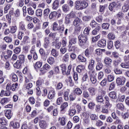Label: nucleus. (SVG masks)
I'll return each mask as SVG.
<instances>
[{"label": "nucleus", "mask_w": 129, "mask_h": 129, "mask_svg": "<svg viewBox=\"0 0 129 129\" xmlns=\"http://www.w3.org/2000/svg\"><path fill=\"white\" fill-rule=\"evenodd\" d=\"M88 7V3L84 1H76L75 2V9L78 11H81L86 9Z\"/></svg>", "instance_id": "1"}, {"label": "nucleus", "mask_w": 129, "mask_h": 129, "mask_svg": "<svg viewBox=\"0 0 129 129\" xmlns=\"http://www.w3.org/2000/svg\"><path fill=\"white\" fill-rule=\"evenodd\" d=\"M76 18V15L75 13L72 11L70 14L66 15L64 18V24L66 25H70L72 21V19H75Z\"/></svg>", "instance_id": "2"}, {"label": "nucleus", "mask_w": 129, "mask_h": 129, "mask_svg": "<svg viewBox=\"0 0 129 129\" xmlns=\"http://www.w3.org/2000/svg\"><path fill=\"white\" fill-rule=\"evenodd\" d=\"M79 45L80 47L86 46L88 42H87V37L83 35H80L78 37Z\"/></svg>", "instance_id": "3"}, {"label": "nucleus", "mask_w": 129, "mask_h": 129, "mask_svg": "<svg viewBox=\"0 0 129 129\" xmlns=\"http://www.w3.org/2000/svg\"><path fill=\"white\" fill-rule=\"evenodd\" d=\"M18 84L17 83L15 84H13L11 85L10 83H8L6 86V90H12V91H16L17 89H18Z\"/></svg>", "instance_id": "4"}, {"label": "nucleus", "mask_w": 129, "mask_h": 129, "mask_svg": "<svg viewBox=\"0 0 129 129\" xmlns=\"http://www.w3.org/2000/svg\"><path fill=\"white\" fill-rule=\"evenodd\" d=\"M101 95H99L96 97V101L99 102V103H104V100L103 99V96L102 95H105V91L101 90Z\"/></svg>", "instance_id": "5"}, {"label": "nucleus", "mask_w": 129, "mask_h": 129, "mask_svg": "<svg viewBox=\"0 0 129 129\" xmlns=\"http://www.w3.org/2000/svg\"><path fill=\"white\" fill-rule=\"evenodd\" d=\"M50 68L51 67L48 64L46 63L39 70V71H40L41 73L42 74H45V73L48 72V71L50 70Z\"/></svg>", "instance_id": "6"}, {"label": "nucleus", "mask_w": 129, "mask_h": 129, "mask_svg": "<svg viewBox=\"0 0 129 129\" xmlns=\"http://www.w3.org/2000/svg\"><path fill=\"white\" fill-rule=\"evenodd\" d=\"M117 85H123L125 83V78L124 77L117 78L116 80Z\"/></svg>", "instance_id": "7"}, {"label": "nucleus", "mask_w": 129, "mask_h": 129, "mask_svg": "<svg viewBox=\"0 0 129 129\" xmlns=\"http://www.w3.org/2000/svg\"><path fill=\"white\" fill-rule=\"evenodd\" d=\"M39 125L40 128H42V129H46L47 128V126H48L47 122L44 120H41L39 121Z\"/></svg>", "instance_id": "8"}, {"label": "nucleus", "mask_w": 129, "mask_h": 129, "mask_svg": "<svg viewBox=\"0 0 129 129\" xmlns=\"http://www.w3.org/2000/svg\"><path fill=\"white\" fill-rule=\"evenodd\" d=\"M112 69V67L111 65L107 64L105 66L104 68V72L105 74H110L111 73V70Z\"/></svg>", "instance_id": "9"}, {"label": "nucleus", "mask_w": 129, "mask_h": 129, "mask_svg": "<svg viewBox=\"0 0 129 129\" xmlns=\"http://www.w3.org/2000/svg\"><path fill=\"white\" fill-rule=\"evenodd\" d=\"M88 91L91 96H94L96 94V89L93 87L88 88Z\"/></svg>", "instance_id": "10"}, {"label": "nucleus", "mask_w": 129, "mask_h": 129, "mask_svg": "<svg viewBox=\"0 0 129 129\" xmlns=\"http://www.w3.org/2000/svg\"><path fill=\"white\" fill-rule=\"evenodd\" d=\"M98 46L100 48H104L106 46V40L104 39H101L98 42Z\"/></svg>", "instance_id": "11"}, {"label": "nucleus", "mask_w": 129, "mask_h": 129, "mask_svg": "<svg viewBox=\"0 0 129 129\" xmlns=\"http://www.w3.org/2000/svg\"><path fill=\"white\" fill-rule=\"evenodd\" d=\"M129 10V0L126 1L125 4L122 8V10L124 13H126Z\"/></svg>", "instance_id": "12"}, {"label": "nucleus", "mask_w": 129, "mask_h": 129, "mask_svg": "<svg viewBox=\"0 0 129 129\" xmlns=\"http://www.w3.org/2000/svg\"><path fill=\"white\" fill-rule=\"evenodd\" d=\"M10 101H11V99L9 98H2L1 100L0 103H1L2 105H6V104L9 103Z\"/></svg>", "instance_id": "13"}, {"label": "nucleus", "mask_w": 129, "mask_h": 129, "mask_svg": "<svg viewBox=\"0 0 129 129\" xmlns=\"http://www.w3.org/2000/svg\"><path fill=\"white\" fill-rule=\"evenodd\" d=\"M104 62L105 64V66H107V65H111L112 59L109 57H106L104 60Z\"/></svg>", "instance_id": "14"}, {"label": "nucleus", "mask_w": 129, "mask_h": 129, "mask_svg": "<svg viewBox=\"0 0 129 129\" xmlns=\"http://www.w3.org/2000/svg\"><path fill=\"white\" fill-rule=\"evenodd\" d=\"M70 92V89H67L63 93V98L66 101L69 100V93Z\"/></svg>", "instance_id": "15"}, {"label": "nucleus", "mask_w": 129, "mask_h": 129, "mask_svg": "<svg viewBox=\"0 0 129 129\" xmlns=\"http://www.w3.org/2000/svg\"><path fill=\"white\" fill-rule=\"evenodd\" d=\"M85 69V67H84V66L79 65L76 68V71L78 72V73H82V72H83V71H84Z\"/></svg>", "instance_id": "16"}, {"label": "nucleus", "mask_w": 129, "mask_h": 129, "mask_svg": "<svg viewBox=\"0 0 129 129\" xmlns=\"http://www.w3.org/2000/svg\"><path fill=\"white\" fill-rule=\"evenodd\" d=\"M56 94V93H55V91L54 90H51L48 93V99H53L55 97V95Z\"/></svg>", "instance_id": "17"}, {"label": "nucleus", "mask_w": 129, "mask_h": 129, "mask_svg": "<svg viewBox=\"0 0 129 129\" xmlns=\"http://www.w3.org/2000/svg\"><path fill=\"white\" fill-rule=\"evenodd\" d=\"M10 126H12L13 128H19V127H20V123L11 121L10 123Z\"/></svg>", "instance_id": "18"}, {"label": "nucleus", "mask_w": 129, "mask_h": 129, "mask_svg": "<svg viewBox=\"0 0 129 129\" xmlns=\"http://www.w3.org/2000/svg\"><path fill=\"white\" fill-rule=\"evenodd\" d=\"M81 20L79 19V18L77 17L73 21V25L75 27H78L79 25H80V22Z\"/></svg>", "instance_id": "19"}, {"label": "nucleus", "mask_w": 129, "mask_h": 129, "mask_svg": "<svg viewBox=\"0 0 129 129\" xmlns=\"http://www.w3.org/2000/svg\"><path fill=\"white\" fill-rule=\"evenodd\" d=\"M5 116L8 119H11L12 117L13 116V113H12V111L11 110H7L5 112Z\"/></svg>", "instance_id": "20"}, {"label": "nucleus", "mask_w": 129, "mask_h": 129, "mask_svg": "<svg viewBox=\"0 0 129 129\" xmlns=\"http://www.w3.org/2000/svg\"><path fill=\"white\" fill-rule=\"evenodd\" d=\"M90 26L91 27V28H97V27H101L100 24H99L96 23V22L94 20H92L90 24Z\"/></svg>", "instance_id": "21"}, {"label": "nucleus", "mask_w": 129, "mask_h": 129, "mask_svg": "<svg viewBox=\"0 0 129 129\" xmlns=\"http://www.w3.org/2000/svg\"><path fill=\"white\" fill-rule=\"evenodd\" d=\"M91 53H92V50H91L90 48H87L85 51V55L87 58H89L91 55Z\"/></svg>", "instance_id": "22"}, {"label": "nucleus", "mask_w": 129, "mask_h": 129, "mask_svg": "<svg viewBox=\"0 0 129 129\" xmlns=\"http://www.w3.org/2000/svg\"><path fill=\"white\" fill-rule=\"evenodd\" d=\"M78 59L79 60V62L81 63H85V62H86V58L84 57V56L81 54L78 55Z\"/></svg>", "instance_id": "23"}, {"label": "nucleus", "mask_w": 129, "mask_h": 129, "mask_svg": "<svg viewBox=\"0 0 129 129\" xmlns=\"http://www.w3.org/2000/svg\"><path fill=\"white\" fill-rule=\"evenodd\" d=\"M59 8V1L55 0L52 4L53 10H57Z\"/></svg>", "instance_id": "24"}, {"label": "nucleus", "mask_w": 129, "mask_h": 129, "mask_svg": "<svg viewBox=\"0 0 129 129\" xmlns=\"http://www.w3.org/2000/svg\"><path fill=\"white\" fill-rule=\"evenodd\" d=\"M109 96L110 98H112V99H116V98H117L116 92L114 91L110 92L109 93Z\"/></svg>", "instance_id": "25"}, {"label": "nucleus", "mask_w": 129, "mask_h": 129, "mask_svg": "<svg viewBox=\"0 0 129 129\" xmlns=\"http://www.w3.org/2000/svg\"><path fill=\"white\" fill-rule=\"evenodd\" d=\"M103 52H105V49H101L99 48L95 50V54L97 55V56H101V55H102Z\"/></svg>", "instance_id": "26"}, {"label": "nucleus", "mask_w": 129, "mask_h": 129, "mask_svg": "<svg viewBox=\"0 0 129 129\" xmlns=\"http://www.w3.org/2000/svg\"><path fill=\"white\" fill-rule=\"evenodd\" d=\"M101 29V27H99V26L97 27L95 29H94L92 31V34L94 36L96 35L97 34H98Z\"/></svg>", "instance_id": "27"}, {"label": "nucleus", "mask_w": 129, "mask_h": 129, "mask_svg": "<svg viewBox=\"0 0 129 129\" xmlns=\"http://www.w3.org/2000/svg\"><path fill=\"white\" fill-rule=\"evenodd\" d=\"M42 65H43V62L40 61H38L34 64V68L36 70L40 69V68L42 67Z\"/></svg>", "instance_id": "28"}, {"label": "nucleus", "mask_w": 129, "mask_h": 129, "mask_svg": "<svg viewBox=\"0 0 129 129\" xmlns=\"http://www.w3.org/2000/svg\"><path fill=\"white\" fill-rule=\"evenodd\" d=\"M60 67L61 68V70L62 72V74L63 75H66L67 74V71H66V64L62 63L60 66Z\"/></svg>", "instance_id": "29"}, {"label": "nucleus", "mask_w": 129, "mask_h": 129, "mask_svg": "<svg viewBox=\"0 0 129 129\" xmlns=\"http://www.w3.org/2000/svg\"><path fill=\"white\" fill-rule=\"evenodd\" d=\"M89 76L90 78H91L92 77H95V75H96V73L94 70L93 69L90 70L88 72Z\"/></svg>", "instance_id": "30"}, {"label": "nucleus", "mask_w": 129, "mask_h": 129, "mask_svg": "<svg viewBox=\"0 0 129 129\" xmlns=\"http://www.w3.org/2000/svg\"><path fill=\"white\" fill-rule=\"evenodd\" d=\"M21 67L22 62H21L20 60H17L16 62L14 64V67H15V68H17V69H20Z\"/></svg>", "instance_id": "31"}, {"label": "nucleus", "mask_w": 129, "mask_h": 129, "mask_svg": "<svg viewBox=\"0 0 129 129\" xmlns=\"http://www.w3.org/2000/svg\"><path fill=\"white\" fill-rule=\"evenodd\" d=\"M64 29H65V27L64 26V24H59L58 29L57 30L59 33H60V34H62V33H63Z\"/></svg>", "instance_id": "32"}, {"label": "nucleus", "mask_w": 129, "mask_h": 129, "mask_svg": "<svg viewBox=\"0 0 129 129\" xmlns=\"http://www.w3.org/2000/svg\"><path fill=\"white\" fill-rule=\"evenodd\" d=\"M114 8H116V3L113 2L109 5V10L112 12L114 10Z\"/></svg>", "instance_id": "33"}, {"label": "nucleus", "mask_w": 129, "mask_h": 129, "mask_svg": "<svg viewBox=\"0 0 129 129\" xmlns=\"http://www.w3.org/2000/svg\"><path fill=\"white\" fill-rule=\"evenodd\" d=\"M57 15H58V13L57 12H51L49 15V20H52V19H54V18H56L57 17Z\"/></svg>", "instance_id": "34"}, {"label": "nucleus", "mask_w": 129, "mask_h": 129, "mask_svg": "<svg viewBox=\"0 0 129 129\" xmlns=\"http://www.w3.org/2000/svg\"><path fill=\"white\" fill-rule=\"evenodd\" d=\"M74 93L76 95H81L82 94V90L80 88H77L75 89Z\"/></svg>", "instance_id": "35"}, {"label": "nucleus", "mask_w": 129, "mask_h": 129, "mask_svg": "<svg viewBox=\"0 0 129 129\" xmlns=\"http://www.w3.org/2000/svg\"><path fill=\"white\" fill-rule=\"evenodd\" d=\"M62 61L66 63L69 61V53H67L62 56Z\"/></svg>", "instance_id": "36"}, {"label": "nucleus", "mask_w": 129, "mask_h": 129, "mask_svg": "<svg viewBox=\"0 0 129 129\" xmlns=\"http://www.w3.org/2000/svg\"><path fill=\"white\" fill-rule=\"evenodd\" d=\"M76 113V110L75 109H70L69 110V115L70 116H73Z\"/></svg>", "instance_id": "37"}, {"label": "nucleus", "mask_w": 129, "mask_h": 129, "mask_svg": "<svg viewBox=\"0 0 129 129\" xmlns=\"http://www.w3.org/2000/svg\"><path fill=\"white\" fill-rule=\"evenodd\" d=\"M69 52H76V51L77 50V47L75 45L72 46L69 45Z\"/></svg>", "instance_id": "38"}, {"label": "nucleus", "mask_w": 129, "mask_h": 129, "mask_svg": "<svg viewBox=\"0 0 129 129\" xmlns=\"http://www.w3.org/2000/svg\"><path fill=\"white\" fill-rule=\"evenodd\" d=\"M91 30V28H90V27L88 26L86 27L84 31V35L85 36H88L89 35V33Z\"/></svg>", "instance_id": "39"}, {"label": "nucleus", "mask_w": 129, "mask_h": 129, "mask_svg": "<svg viewBox=\"0 0 129 129\" xmlns=\"http://www.w3.org/2000/svg\"><path fill=\"white\" fill-rule=\"evenodd\" d=\"M62 9L64 13H67V12H69V6L67 4L63 5L62 7Z\"/></svg>", "instance_id": "40"}, {"label": "nucleus", "mask_w": 129, "mask_h": 129, "mask_svg": "<svg viewBox=\"0 0 129 129\" xmlns=\"http://www.w3.org/2000/svg\"><path fill=\"white\" fill-rule=\"evenodd\" d=\"M120 64V60L115 59L113 61V66L115 68L118 67V65Z\"/></svg>", "instance_id": "41"}, {"label": "nucleus", "mask_w": 129, "mask_h": 129, "mask_svg": "<svg viewBox=\"0 0 129 129\" xmlns=\"http://www.w3.org/2000/svg\"><path fill=\"white\" fill-rule=\"evenodd\" d=\"M103 68V64L101 62H98L97 63L96 67V69L98 71H99L102 69Z\"/></svg>", "instance_id": "42"}, {"label": "nucleus", "mask_w": 129, "mask_h": 129, "mask_svg": "<svg viewBox=\"0 0 129 129\" xmlns=\"http://www.w3.org/2000/svg\"><path fill=\"white\" fill-rule=\"evenodd\" d=\"M58 120H60V123L61 125H65L66 124V119L65 117H59Z\"/></svg>", "instance_id": "43"}, {"label": "nucleus", "mask_w": 129, "mask_h": 129, "mask_svg": "<svg viewBox=\"0 0 129 129\" xmlns=\"http://www.w3.org/2000/svg\"><path fill=\"white\" fill-rule=\"evenodd\" d=\"M94 63H95V61H94V60L93 59H92L90 62L88 66V68L90 70H92V69H93Z\"/></svg>", "instance_id": "44"}, {"label": "nucleus", "mask_w": 129, "mask_h": 129, "mask_svg": "<svg viewBox=\"0 0 129 129\" xmlns=\"http://www.w3.org/2000/svg\"><path fill=\"white\" fill-rule=\"evenodd\" d=\"M120 67L125 69H129V63L128 62H122L120 64Z\"/></svg>", "instance_id": "45"}, {"label": "nucleus", "mask_w": 129, "mask_h": 129, "mask_svg": "<svg viewBox=\"0 0 129 129\" xmlns=\"http://www.w3.org/2000/svg\"><path fill=\"white\" fill-rule=\"evenodd\" d=\"M77 43V39L76 38H72L69 41L70 46H72V45H75Z\"/></svg>", "instance_id": "46"}, {"label": "nucleus", "mask_w": 129, "mask_h": 129, "mask_svg": "<svg viewBox=\"0 0 129 129\" xmlns=\"http://www.w3.org/2000/svg\"><path fill=\"white\" fill-rule=\"evenodd\" d=\"M20 30L23 32H26V31H27L26 27H25V23H24V22H21L20 23Z\"/></svg>", "instance_id": "47"}, {"label": "nucleus", "mask_w": 129, "mask_h": 129, "mask_svg": "<svg viewBox=\"0 0 129 129\" xmlns=\"http://www.w3.org/2000/svg\"><path fill=\"white\" fill-rule=\"evenodd\" d=\"M116 107L117 109H119V110H123L124 109V106L121 103L117 104Z\"/></svg>", "instance_id": "48"}, {"label": "nucleus", "mask_w": 129, "mask_h": 129, "mask_svg": "<svg viewBox=\"0 0 129 129\" xmlns=\"http://www.w3.org/2000/svg\"><path fill=\"white\" fill-rule=\"evenodd\" d=\"M109 23H104L102 24L101 27L104 30H108L109 29Z\"/></svg>", "instance_id": "49"}, {"label": "nucleus", "mask_w": 129, "mask_h": 129, "mask_svg": "<svg viewBox=\"0 0 129 129\" xmlns=\"http://www.w3.org/2000/svg\"><path fill=\"white\" fill-rule=\"evenodd\" d=\"M44 84V82L42 80H38L36 81V86L37 87H42Z\"/></svg>", "instance_id": "50"}, {"label": "nucleus", "mask_w": 129, "mask_h": 129, "mask_svg": "<svg viewBox=\"0 0 129 129\" xmlns=\"http://www.w3.org/2000/svg\"><path fill=\"white\" fill-rule=\"evenodd\" d=\"M36 15L37 17H40L41 18L43 16L42 9H37L36 11Z\"/></svg>", "instance_id": "51"}, {"label": "nucleus", "mask_w": 129, "mask_h": 129, "mask_svg": "<svg viewBox=\"0 0 129 129\" xmlns=\"http://www.w3.org/2000/svg\"><path fill=\"white\" fill-rule=\"evenodd\" d=\"M50 14V9H46L44 11L43 13V16L44 18H48V16H49V14Z\"/></svg>", "instance_id": "52"}, {"label": "nucleus", "mask_w": 129, "mask_h": 129, "mask_svg": "<svg viewBox=\"0 0 129 129\" xmlns=\"http://www.w3.org/2000/svg\"><path fill=\"white\" fill-rule=\"evenodd\" d=\"M114 80V76L113 75H108L107 76V81L108 82H112Z\"/></svg>", "instance_id": "53"}, {"label": "nucleus", "mask_w": 129, "mask_h": 129, "mask_svg": "<svg viewBox=\"0 0 129 129\" xmlns=\"http://www.w3.org/2000/svg\"><path fill=\"white\" fill-rule=\"evenodd\" d=\"M47 62L50 64V65H52L55 62V59L53 57H50L47 59Z\"/></svg>", "instance_id": "54"}, {"label": "nucleus", "mask_w": 129, "mask_h": 129, "mask_svg": "<svg viewBox=\"0 0 129 129\" xmlns=\"http://www.w3.org/2000/svg\"><path fill=\"white\" fill-rule=\"evenodd\" d=\"M108 38L109 40H114L115 39V35L112 33H109L108 34Z\"/></svg>", "instance_id": "55"}, {"label": "nucleus", "mask_w": 129, "mask_h": 129, "mask_svg": "<svg viewBox=\"0 0 129 129\" xmlns=\"http://www.w3.org/2000/svg\"><path fill=\"white\" fill-rule=\"evenodd\" d=\"M27 13L28 15L33 16L35 14V11L31 8H29L27 9Z\"/></svg>", "instance_id": "56"}, {"label": "nucleus", "mask_w": 129, "mask_h": 129, "mask_svg": "<svg viewBox=\"0 0 129 129\" xmlns=\"http://www.w3.org/2000/svg\"><path fill=\"white\" fill-rule=\"evenodd\" d=\"M4 40L6 42V43H12V41H13L12 37L9 36L4 37Z\"/></svg>", "instance_id": "57"}, {"label": "nucleus", "mask_w": 129, "mask_h": 129, "mask_svg": "<svg viewBox=\"0 0 129 129\" xmlns=\"http://www.w3.org/2000/svg\"><path fill=\"white\" fill-rule=\"evenodd\" d=\"M99 39H100V35H98L95 37H93L92 38V41L93 43H94L95 42H97V41H98V40H99Z\"/></svg>", "instance_id": "58"}, {"label": "nucleus", "mask_w": 129, "mask_h": 129, "mask_svg": "<svg viewBox=\"0 0 129 129\" xmlns=\"http://www.w3.org/2000/svg\"><path fill=\"white\" fill-rule=\"evenodd\" d=\"M83 96L84 98H88L90 95L87 91H84L83 92Z\"/></svg>", "instance_id": "59"}, {"label": "nucleus", "mask_w": 129, "mask_h": 129, "mask_svg": "<svg viewBox=\"0 0 129 129\" xmlns=\"http://www.w3.org/2000/svg\"><path fill=\"white\" fill-rule=\"evenodd\" d=\"M91 19V17L89 16H85L82 17V20L84 22H89Z\"/></svg>", "instance_id": "60"}, {"label": "nucleus", "mask_w": 129, "mask_h": 129, "mask_svg": "<svg viewBox=\"0 0 129 129\" xmlns=\"http://www.w3.org/2000/svg\"><path fill=\"white\" fill-rule=\"evenodd\" d=\"M103 76H104V74H103V72H99L98 74V80H101L103 78Z\"/></svg>", "instance_id": "61"}, {"label": "nucleus", "mask_w": 129, "mask_h": 129, "mask_svg": "<svg viewBox=\"0 0 129 129\" xmlns=\"http://www.w3.org/2000/svg\"><path fill=\"white\" fill-rule=\"evenodd\" d=\"M0 123L2 125H7V124H8L7 120H6V119H5L4 118H0Z\"/></svg>", "instance_id": "62"}, {"label": "nucleus", "mask_w": 129, "mask_h": 129, "mask_svg": "<svg viewBox=\"0 0 129 129\" xmlns=\"http://www.w3.org/2000/svg\"><path fill=\"white\" fill-rule=\"evenodd\" d=\"M114 72L115 74L118 75V74H122V71L120 70V69L115 68L114 70Z\"/></svg>", "instance_id": "63"}, {"label": "nucleus", "mask_w": 129, "mask_h": 129, "mask_svg": "<svg viewBox=\"0 0 129 129\" xmlns=\"http://www.w3.org/2000/svg\"><path fill=\"white\" fill-rule=\"evenodd\" d=\"M96 20L97 23H102V16L99 15L96 18Z\"/></svg>", "instance_id": "64"}]
</instances>
